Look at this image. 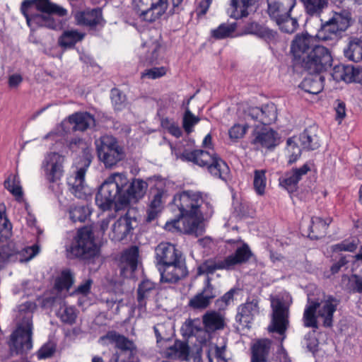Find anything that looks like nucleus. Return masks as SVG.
<instances>
[{
  "mask_svg": "<svg viewBox=\"0 0 362 362\" xmlns=\"http://www.w3.org/2000/svg\"><path fill=\"white\" fill-rule=\"evenodd\" d=\"M173 202L179 214L175 218L166 223L165 228L185 234L199 235L202 232L201 224L204 216H211L213 212L211 208L209 211H204V206L209 207V204L204 200L202 193L185 190L176 194Z\"/></svg>",
  "mask_w": 362,
  "mask_h": 362,
  "instance_id": "obj_1",
  "label": "nucleus"
},
{
  "mask_svg": "<svg viewBox=\"0 0 362 362\" xmlns=\"http://www.w3.org/2000/svg\"><path fill=\"white\" fill-rule=\"evenodd\" d=\"M21 12L32 30L40 27L55 29L57 23L50 15L63 17L67 14L66 9L49 0H24L21 3Z\"/></svg>",
  "mask_w": 362,
  "mask_h": 362,
  "instance_id": "obj_2",
  "label": "nucleus"
},
{
  "mask_svg": "<svg viewBox=\"0 0 362 362\" xmlns=\"http://www.w3.org/2000/svg\"><path fill=\"white\" fill-rule=\"evenodd\" d=\"M267 13L282 32L294 33L298 27V18L294 15L296 0H267Z\"/></svg>",
  "mask_w": 362,
  "mask_h": 362,
  "instance_id": "obj_3",
  "label": "nucleus"
},
{
  "mask_svg": "<svg viewBox=\"0 0 362 362\" xmlns=\"http://www.w3.org/2000/svg\"><path fill=\"white\" fill-rule=\"evenodd\" d=\"M182 157L187 162H192L200 167H206L214 177L226 181L229 177L230 169L227 163L212 150L195 149L187 152Z\"/></svg>",
  "mask_w": 362,
  "mask_h": 362,
  "instance_id": "obj_4",
  "label": "nucleus"
},
{
  "mask_svg": "<svg viewBox=\"0 0 362 362\" xmlns=\"http://www.w3.org/2000/svg\"><path fill=\"white\" fill-rule=\"evenodd\" d=\"M127 177L121 173H114L107 178L100 185L96 195L95 204L103 211L111 209L115 199L120 198L124 194V188L127 185Z\"/></svg>",
  "mask_w": 362,
  "mask_h": 362,
  "instance_id": "obj_5",
  "label": "nucleus"
},
{
  "mask_svg": "<svg viewBox=\"0 0 362 362\" xmlns=\"http://www.w3.org/2000/svg\"><path fill=\"white\" fill-rule=\"evenodd\" d=\"M98 156L106 168H112L125 158V151L117 139L103 135L95 141Z\"/></svg>",
  "mask_w": 362,
  "mask_h": 362,
  "instance_id": "obj_6",
  "label": "nucleus"
},
{
  "mask_svg": "<svg viewBox=\"0 0 362 362\" xmlns=\"http://www.w3.org/2000/svg\"><path fill=\"white\" fill-rule=\"evenodd\" d=\"M352 23L351 14L349 11L335 12L329 21L322 25L316 36L323 41L337 38L351 26Z\"/></svg>",
  "mask_w": 362,
  "mask_h": 362,
  "instance_id": "obj_7",
  "label": "nucleus"
},
{
  "mask_svg": "<svg viewBox=\"0 0 362 362\" xmlns=\"http://www.w3.org/2000/svg\"><path fill=\"white\" fill-rule=\"evenodd\" d=\"M70 252L74 256L85 260L94 258L98 255V250L90 227L85 226L78 230Z\"/></svg>",
  "mask_w": 362,
  "mask_h": 362,
  "instance_id": "obj_8",
  "label": "nucleus"
},
{
  "mask_svg": "<svg viewBox=\"0 0 362 362\" xmlns=\"http://www.w3.org/2000/svg\"><path fill=\"white\" fill-rule=\"evenodd\" d=\"M332 58L328 49L323 46H315L302 57L301 66L308 74H322L331 67Z\"/></svg>",
  "mask_w": 362,
  "mask_h": 362,
  "instance_id": "obj_9",
  "label": "nucleus"
},
{
  "mask_svg": "<svg viewBox=\"0 0 362 362\" xmlns=\"http://www.w3.org/2000/svg\"><path fill=\"white\" fill-rule=\"evenodd\" d=\"M168 0H132L134 10L141 21L153 23L160 18L166 11Z\"/></svg>",
  "mask_w": 362,
  "mask_h": 362,
  "instance_id": "obj_10",
  "label": "nucleus"
},
{
  "mask_svg": "<svg viewBox=\"0 0 362 362\" xmlns=\"http://www.w3.org/2000/svg\"><path fill=\"white\" fill-rule=\"evenodd\" d=\"M289 307L288 303L280 298L272 301V317L268 330L282 336V341L286 337L285 332L289 325Z\"/></svg>",
  "mask_w": 362,
  "mask_h": 362,
  "instance_id": "obj_11",
  "label": "nucleus"
},
{
  "mask_svg": "<svg viewBox=\"0 0 362 362\" xmlns=\"http://www.w3.org/2000/svg\"><path fill=\"white\" fill-rule=\"evenodd\" d=\"M136 214L134 209H129L124 215L114 222L109 233L111 240L120 242L132 235L138 224Z\"/></svg>",
  "mask_w": 362,
  "mask_h": 362,
  "instance_id": "obj_12",
  "label": "nucleus"
},
{
  "mask_svg": "<svg viewBox=\"0 0 362 362\" xmlns=\"http://www.w3.org/2000/svg\"><path fill=\"white\" fill-rule=\"evenodd\" d=\"M33 324L30 317H27V325L19 324L16 329L11 334L10 348L16 354L27 353L33 348Z\"/></svg>",
  "mask_w": 362,
  "mask_h": 362,
  "instance_id": "obj_13",
  "label": "nucleus"
},
{
  "mask_svg": "<svg viewBox=\"0 0 362 362\" xmlns=\"http://www.w3.org/2000/svg\"><path fill=\"white\" fill-rule=\"evenodd\" d=\"M64 157L56 152L47 153L42 163V170L49 183L58 182L64 173Z\"/></svg>",
  "mask_w": 362,
  "mask_h": 362,
  "instance_id": "obj_14",
  "label": "nucleus"
},
{
  "mask_svg": "<svg viewBox=\"0 0 362 362\" xmlns=\"http://www.w3.org/2000/svg\"><path fill=\"white\" fill-rule=\"evenodd\" d=\"M259 300L257 298H248L245 303L238 307L235 316L236 322L240 325L248 327L254 317L259 313Z\"/></svg>",
  "mask_w": 362,
  "mask_h": 362,
  "instance_id": "obj_15",
  "label": "nucleus"
},
{
  "mask_svg": "<svg viewBox=\"0 0 362 362\" xmlns=\"http://www.w3.org/2000/svg\"><path fill=\"white\" fill-rule=\"evenodd\" d=\"M155 253L158 264L162 267L177 262L178 260L183 259L182 252L174 245L169 243H160L156 247Z\"/></svg>",
  "mask_w": 362,
  "mask_h": 362,
  "instance_id": "obj_16",
  "label": "nucleus"
},
{
  "mask_svg": "<svg viewBox=\"0 0 362 362\" xmlns=\"http://www.w3.org/2000/svg\"><path fill=\"white\" fill-rule=\"evenodd\" d=\"M247 117L264 125H269L277 118L276 107L273 103L267 104L262 107H250L247 110Z\"/></svg>",
  "mask_w": 362,
  "mask_h": 362,
  "instance_id": "obj_17",
  "label": "nucleus"
},
{
  "mask_svg": "<svg viewBox=\"0 0 362 362\" xmlns=\"http://www.w3.org/2000/svg\"><path fill=\"white\" fill-rule=\"evenodd\" d=\"M160 272L161 281L166 283H176L187 275V270L183 259L177 262L163 266Z\"/></svg>",
  "mask_w": 362,
  "mask_h": 362,
  "instance_id": "obj_18",
  "label": "nucleus"
},
{
  "mask_svg": "<svg viewBox=\"0 0 362 362\" xmlns=\"http://www.w3.org/2000/svg\"><path fill=\"white\" fill-rule=\"evenodd\" d=\"M139 249L136 246L125 250L121 256L119 264L120 275L129 277L136 271L138 264Z\"/></svg>",
  "mask_w": 362,
  "mask_h": 362,
  "instance_id": "obj_19",
  "label": "nucleus"
},
{
  "mask_svg": "<svg viewBox=\"0 0 362 362\" xmlns=\"http://www.w3.org/2000/svg\"><path fill=\"white\" fill-rule=\"evenodd\" d=\"M148 187L146 182L141 179H134L131 184L124 189V194L120 198V204L127 205L132 200L137 201L146 194Z\"/></svg>",
  "mask_w": 362,
  "mask_h": 362,
  "instance_id": "obj_20",
  "label": "nucleus"
},
{
  "mask_svg": "<svg viewBox=\"0 0 362 362\" xmlns=\"http://www.w3.org/2000/svg\"><path fill=\"white\" fill-rule=\"evenodd\" d=\"M86 171L85 168H81L67 180L70 192L78 199H86L89 194L88 188L84 182Z\"/></svg>",
  "mask_w": 362,
  "mask_h": 362,
  "instance_id": "obj_21",
  "label": "nucleus"
},
{
  "mask_svg": "<svg viewBox=\"0 0 362 362\" xmlns=\"http://www.w3.org/2000/svg\"><path fill=\"white\" fill-rule=\"evenodd\" d=\"M310 170V167L308 163H305L300 168H293L287 172L284 176L279 179L280 185L286 188L288 192H293L297 189L298 184L301 180L303 175H306Z\"/></svg>",
  "mask_w": 362,
  "mask_h": 362,
  "instance_id": "obj_22",
  "label": "nucleus"
},
{
  "mask_svg": "<svg viewBox=\"0 0 362 362\" xmlns=\"http://www.w3.org/2000/svg\"><path fill=\"white\" fill-rule=\"evenodd\" d=\"M253 136L251 143L257 149L262 148L270 149L277 145L278 134L271 129L255 132Z\"/></svg>",
  "mask_w": 362,
  "mask_h": 362,
  "instance_id": "obj_23",
  "label": "nucleus"
},
{
  "mask_svg": "<svg viewBox=\"0 0 362 362\" xmlns=\"http://www.w3.org/2000/svg\"><path fill=\"white\" fill-rule=\"evenodd\" d=\"M167 197V192L163 189H157L156 193L146 208V216L145 221L151 223L156 220L163 209L164 199Z\"/></svg>",
  "mask_w": 362,
  "mask_h": 362,
  "instance_id": "obj_24",
  "label": "nucleus"
},
{
  "mask_svg": "<svg viewBox=\"0 0 362 362\" xmlns=\"http://www.w3.org/2000/svg\"><path fill=\"white\" fill-rule=\"evenodd\" d=\"M339 300L336 298L329 296L319 306L317 316L323 319V325L327 327L332 326L333 315L337 310Z\"/></svg>",
  "mask_w": 362,
  "mask_h": 362,
  "instance_id": "obj_25",
  "label": "nucleus"
},
{
  "mask_svg": "<svg viewBox=\"0 0 362 362\" xmlns=\"http://www.w3.org/2000/svg\"><path fill=\"white\" fill-rule=\"evenodd\" d=\"M332 76L334 80L346 83L358 82L362 83V70L356 69L349 66H336Z\"/></svg>",
  "mask_w": 362,
  "mask_h": 362,
  "instance_id": "obj_26",
  "label": "nucleus"
},
{
  "mask_svg": "<svg viewBox=\"0 0 362 362\" xmlns=\"http://www.w3.org/2000/svg\"><path fill=\"white\" fill-rule=\"evenodd\" d=\"M158 294V287L156 283L148 279H144L137 288V301L140 308H145L148 300L153 298Z\"/></svg>",
  "mask_w": 362,
  "mask_h": 362,
  "instance_id": "obj_27",
  "label": "nucleus"
},
{
  "mask_svg": "<svg viewBox=\"0 0 362 362\" xmlns=\"http://www.w3.org/2000/svg\"><path fill=\"white\" fill-rule=\"evenodd\" d=\"M313 37L306 34L297 35L292 42L291 50L296 57H302L303 54H308L314 45Z\"/></svg>",
  "mask_w": 362,
  "mask_h": 362,
  "instance_id": "obj_28",
  "label": "nucleus"
},
{
  "mask_svg": "<svg viewBox=\"0 0 362 362\" xmlns=\"http://www.w3.org/2000/svg\"><path fill=\"white\" fill-rule=\"evenodd\" d=\"M68 120L69 123L74 124L73 129L74 131L83 132L95 124L94 117L87 112H76L70 115Z\"/></svg>",
  "mask_w": 362,
  "mask_h": 362,
  "instance_id": "obj_29",
  "label": "nucleus"
},
{
  "mask_svg": "<svg viewBox=\"0 0 362 362\" xmlns=\"http://www.w3.org/2000/svg\"><path fill=\"white\" fill-rule=\"evenodd\" d=\"M300 84V87L310 94H318L324 88L325 76L322 74H308Z\"/></svg>",
  "mask_w": 362,
  "mask_h": 362,
  "instance_id": "obj_30",
  "label": "nucleus"
},
{
  "mask_svg": "<svg viewBox=\"0 0 362 362\" xmlns=\"http://www.w3.org/2000/svg\"><path fill=\"white\" fill-rule=\"evenodd\" d=\"M204 330L212 333L223 329L225 327L224 317L216 311H208L202 317Z\"/></svg>",
  "mask_w": 362,
  "mask_h": 362,
  "instance_id": "obj_31",
  "label": "nucleus"
},
{
  "mask_svg": "<svg viewBox=\"0 0 362 362\" xmlns=\"http://www.w3.org/2000/svg\"><path fill=\"white\" fill-rule=\"evenodd\" d=\"M253 255L249 245L243 243L242 246L238 247L234 254L226 257V260L230 270L233 269L235 266L242 264L249 261Z\"/></svg>",
  "mask_w": 362,
  "mask_h": 362,
  "instance_id": "obj_32",
  "label": "nucleus"
},
{
  "mask_svg": "<svg viewBox=\"0 0 362 362\" xmlns=\"http://www.w3.org/2000/svg\"><path fill=\"white\" fill-rule=\"evenodd\" d=\"M272 341L267 339L257 341L252 346L251 362H266Z\"/></svg>",
  "mask_w": 362,
  "mask_h": 362,
  "instance_id": "obj_33",
  "label": "nucleus"
},
{
  "mask_svg": "<svg viewBox=\"0 0 362 362\" xmlns=\"http://www.w3.org/2000/svg\"><path fill=\"white\" fill-rule=\"evenodd\" d=\"M15 262H23L30 260L40 252V247L35 244L32 246L23 247L11 243Z\"/></svg>",
  "mask_w": 362,
  "mask_h": 362,
  "instance_id": "obj_34",
  "label": "nucleus"
},
{
  "mask_svg": "<svg viewBox=\"0 0 362 362\" xmlns=\"http://www.w3.org/2000/svg\"><path fill=\"white\" fill-rule=\"evenodd\" d=\"M245 34L256 35L266 41H272L275 39L276 32L264 27L256 22L247 23L244 28Z\"/></svg>",
  "mask_w": 362,
  "mask_h": 362,
  "instance_id": "obj_35",
  "label": "nucleus"
},
{
  "mask_svg": "<svg viewBox=\"0 0 362 362\" xmlns=\"http://www.w3.org/2000/svg\"><path fill=\"white\" fill-rule=\"evenodd\" d=\"M332 222L331 218L322 219L318 216H314L311 218V224L310 226V233L308 236L311 239H319L324 237L327 233V230Z\"/></svg>",
  "mask_w": 362,
  "mask_h": 362,
  "instance_id": "obj_36",
  "label": "nucleus"
},
{
  "mask_svg": "<svg viewBox=\"0 0 362 362\" xmlns=\"http://www.w3.org/2000/svg\"><path fill=\"white\" fill-rule=\"evenodd\" d=\"M255 0H231L228 13L230 17L235 19H240L248 15L247 9L252 6Z\"/></svg>",
  "mask_w": 362,
  "mask_h": 362,
  "instance_id": "obj_37",
  "label": "nucleus"
},
{
  "mask_svg": "<svg viewBox=\"0 0 362 362\" xmlns=\"http://www.w3.org/2000/svg\"><path fill=\"white\" fill-rule=\"evenodd\" d=\"M300 144L304 149L313 151L319 148V137L316 134V128L310 127L305 129L299 136Z\"/></svg>",
  "mask_w": 362,
  "mask_h": 362,
  "instance_id": "obj_38",
  "label": "nucleus"
},
{
  "mask_svg": "<svg viewBox=\"0 0 362 362\" xmlns=\"http://www.w3.org/2000/svg\"><path fill=\"white\" fill-rule=\"evenodd\" d=\"M226 269L230 270L226 258L221 259H209L204 261L198 267L199 274H213L216 270Z\"/></svg>",
  "mask_w": 362,
  "mask_h": 362,
  "instance_id": "obj_39",
  "label": "nucleus"
},
{
  "mask_svg": "<svg viewBox=\"0 0 362 362\" xmlns=\"http://www.w3.org/2000/svg\"><path fill=\"white\" fill-rule=\"evenodd\" d=\"M189 354V348L187 343L176 340L175 343L166 349L165 356L168 358L186 359Z\"/></svg>",
  "mask_w": 362,
  "mask_h": 362,
  "instance_id": "obj_40",
  "label": "nucleus"
},
{
  "mask_svg": "<svg viewBox=\"0 0 362 362\" xmlns=\"http://www.w3.org/2000/svg\"><path fill=\"white\" fill-rule=\"evenodd\" d=\"M308 302L310 304L306 305L303 316V325L305 327L313 328L314 329H317L318 328V323L316 316L317 309L320 306V303L317 301H310L308 299Z\"/></svg>",
  "mask_w": 362,
  "mask_h": 362,
  "instance_id": "obj_41",
  "label": "nucleus"
},
{
  "mask_svg": "<svg viewBox=\"0 0 362 362\" xmlns=\"http://www.w3.org/2000/svg\"><path fill=\"white\" fill-rule=\"evenodd\" d=\"M105 338L111 343L115 344V347L121 351H132L135 349L134 344L132 341L115 331L109 332L106 334Z\"/></svg>",
  "mask_w": 362,
  "mask_h": 362,
  "instance_id": "obj_42",
  "label": "nucleus"
},
{
  "mask_svg": "<svg viewBox=\"0 0 362 362\" xmlns=\"http://www.w3.org/2000/svg\"><path fill=\"white\" fill-rule=\"evenodd\" d=\"M78 24L88 26H95L102 21V11L99 8L93 9L90 11L81 12L76 15Z\"/></svg>",
  "mask_w": 362,
  "mask_h": 362,
  "instance_id": "obj_43",
  "label": "nucleus"
},
{
  "mask_svg": "<svg viewBox=\"0 0 362 362\" xmlns=\"http://www.w3.org/2000/svg\"><path fill=\"white\" fill-rule=\"evenodd\" d=\"M4 187L16 197V199L18 202L21 201L23 199V192L20 185V179L18 175H10L4 181Z\"/></svg>",
  "mask_w": 362,
  "mask_h": 362,
  "instance_id": "obj_44",
  "label": "nucleus"
},
{
  "mask_svg": "<svg viewBox=\"0 0 362 362\" xmlns=\"http://www.w3.org/2000/svg\"><path fill=\"white\" fill-rule=\"evenodd\" d=\"M344 55L349 60L355 62L362 61V40L351 41L348 47L344 49Z\"/></svg>",
  "mask_w": 362,
  "mask_h": 362,
  "instance_id": "obj_45",
  "label": "nucleus"
},
{
  "mask_svg": "<svg viewBox=\"0 0 362 362\" xmlns=\"http://www.w3.org/2000/svg\"><path fill=\"white\" fill-rule=\"evenodd\" d=\"M84 35L76 30H66L59 39V44L63 47H72L77 42L81 41Z\"/></svg>",
  "mask_w": 362,
  "mask_h": 362,
  "instance_id": "obj_46",
  "label": "nucleus"
},
{
  "mask_svg": "<svg viewBox=\"0 0 362 362\" xmlns=\"http://www.w3.org/2000/svg\"><path fill=\"white\" fill-rule=\"evenodd\" d=\"M74 282V273L70 269H64L62 272L61 275L56 279L54 287L59 291L63 290L69 291Z\"/></svg>",
  "mask_w": 362,
  "mask_h": 362,
  "instance_id": "obj_47",
  "label": "nucleus"
},
{
  "mask_svg": "<svg viewBox=\"0 0 362 362\" xmlns=\"http://www.w3.org/2000/svg\"><path fill=\"white\" fill-rule=\"evenodd\" d=\"M266 184V170H255L254 171L253 187L258 195H263L264 194Z\"/></svg>",
  "mask_w": 362,
  "mask_h": 362,
  "instance_id": "obj_48",
  "label": "nucleus"
},
{
  "mask_svg": "<svg viewBox=\"0 0 362 362\" xmlns=\"http://www.w3.org/2000/svg\"><path fill=\"white\" fill-rule=\"evenodd\" d=\"M181 331L184 337H190L195 336L200 332H202L203 329L200 327V322L199 319H189L185 321L184 325L182 326Z\"/></svg>",
  "mask_w": 362,
  "mask_h": 362,
  "instance_id": "obj_49",
  "label": "nucleus"
},
{
  "mask_svg": "<svg viewBox=\"0 0 362 362\" xmlns=\"http://www.w3.org/2000/svg\"><path fill=\"white\" fill-rule=\"evenodd\" d=\"M328 0H302L307 13L310 15L320 14L327 6Z\"/></svg>",
  "mask_w": 362,
  "mask_h": 362,
  "instance_id": "obj_50",
  "label": "nucleus"
},
{
  "mask_svg": "<svg viewBox=\"0 0 362 362\" xmlns=\"http://www.w3.org/2000/svg\"><path fill=\"white\" fill-rule=\"evenodd\" d=\"M90 214V211L85 206H74L69 211V216L73 222H84Z\"/></svg>",
  "mask_w": 362,
  "mask_h": 362,
  "instance_id": "obj_51",
  "label": "nucleus"
},
{
  "mask_svg": "<svg viewBox=\"0 0 362 362\" xmlns=\"http://www.w3.org/2000/svg\"><path fill=\"white\" fill-rule=\"evenodd\" d=\"M36 309V304L33 302L26 301L18 306L19 317L22 315V321L20 324L27 325V317H30V323L33 324V313Z\"/></svg>",
  "mask_w": 362,
  "mask_h": 362,
  "instance_id": "obj_52",
  "label": "nucleus"
},
{
  "mask_svg": "<svg viewBox=\"0 0 362 362\" xmlns=\"http://www.w3.org/2000/svg\"><path fill=\"white\" fill-rule=\"evenodd\" d=\"M200 121L199 117L192 113L189 107H187L183 115L182 127L187 134L193 131V127Z\"/></svg>",
  "mask_w": 362,
  "mask_h": 362,
  "instance_id": "obj_53",
  "label": "nucleus"
},
{
  "mask_svg": "<svg viewBox=\"0 0 362 362\" xmlns=\"http://www.w3.org/2000/svg\"><path fill=\"white\" fill-rule=\"evenodd\" d=\"M111 101L115 110H123L126 106V95L117 88L111 90Z\"/></svg>",
  "mask_w": 362,
  "mask_h": 362,
  "instance_id": "obj_54",
  "label": "nucleus"
},
{
  "mask_svg": "<svg viewBox=\"0 0 362 362\" xmlns=\"http://www.w3.org/2000/svg\"><path fill=\"white\" fill-rule=\"evenodd\" d=\"M287 151L289 153L288 164L292 165L300 157L302 151L293 139L290 138L287 140Z\"/></svg>",
  "mask_w": 362,
  "mask_h": 362,
  "instance_id": "obj_55",
  "label": "nucleus"
},
{
  "mask_svg": "<svg viewBox=\"0 0 362 362\" xmlns=\"http://www.w3.org/2000/svg\"><path fill=\"white\" fill-rule=\"evenodd\" d=\"M58 315L63 322L69 325L74 324L77 317V314L76 313L75 308L73 307L67 306L61 308L59 311Z\"/></svg>",
  "mask_w": 362,
  "mask_h": 362,
  "instance_id": "obj_56",
  "label": "nucleus"
},
{
  "mask_svg": "<svg viewBox=\"0 0 362 362\" xmlns=\"http://www.w3.org/2000/svg\"><path fill=\"white\" fill-rule=\"evenodd\" d=\"M11 243L0 247V268L8 262H15Z\"/></svg>",
  "mask_w": 362,
  "mask_h": 362,
  "instance_id": "obj_57",
  "label": "nucleus"
},
{
  "mask_svg": "<svg viewBox=\"0 0 362 362\" xmlns=\"http://www.w3.org/2000/svg\"><path fill=\"white\" fill-rule=\"evenodd\" d=\"M235 30V24L223 23L212 31V36L216 39H223L229 37Z\"/></svg>",
  "mask_w": 362,
  "mask_h": 362,
  "instance_id": "obj_58",
  "label": "nucleus"
},
{
  "mask_svg": "<svg viewBox=\"0 0 362 362\" xmlns=\"http://www.w3.org/2000/svg\"><path fill=\"white\" fill-rule=\"evenodd\" d=\"M210 303L207 297H204L202 294L198 293L189 300L188 305L194 310H204L206 308Z\"/></svg>",
  "mask_w": 362,
  "mask_h": 362,
  "instance_id": "obj_59",
  "label": "nucleus"
},
{
  "mask_svg": "<svg viewBox=\"0 0 362 362\" xmlns=\"http://www.w3.org/2000/svg\"><path fill=\"white\" fill-rule=\"evenodd\" d=\"M169 324L166 323H158L153 327L154 333L158 343L163 340L168 341L170 339L172 334L170 332L167 330V327H169Z\"/></svg>",
  "mask_w": 362,
  "mask_h": 362,
  "instance_id": "obj_60",
  "label": "nucleus"
},
{
  "mask_svg": "<svg viewBox=\"0 0 362 362\" xmlns=\"http://www.w3.org/2000/svg\"><path fill=\"white\" fill-rule=\"evenodd\" d=\"M166 69L163 66L153 67L149 69H146L141 74V78H148L149 79H156L165 75Z\"/></svg>",
  "mask_w": 362,
  "mask_h": 362,
  "instance_id": "obj_61",
  "label": "nucleus"
},
{
  "mask_svg": "<svg viewBox=\"0 0 362 362\" xmlns=\"http://www.w3.org/2000/svg\"><path fill=\"white\" fill-rule=\"evenodd\" d=\"M56 351V345L52 341L45 344L37 351V357L40 359L50 358Z\"/></svg>",
  "mask_w": 362,
  "mask_h": 362,
  "instance_id": "obj_62",
  "label": "nucleus"
},
{
  "mask_svg": "<svg viewBox=\"0 0 362 362\" xmlns=\"http://www.w3.org/2000/svg\"><path fill=\"white\" fill-rule=\"evenodd\" d=\"M247 125L234 124L228 132L231 139L237 140L243 137L247 130Z\"/></svg>",
  "mask_w": 362,
  "mask_h": 362,
  "instance_id": "obj_63",
  "label": "nucleus"
},
{
  "mask_svg": "<svg viewBox=\"0 0 362 362\" xmlns=\"http://www.w3.org/2000/svg\"><path fill=\"white\" fill-rule=\"evenodd\" d=\"M349 284L353 292L362 293V276L356 274L351 275Z\"/></svg>",
  "mask_w": 362,
  "mask_h": 362,
  "instance_id": "obj_64",
  "label": "nucleus"
}]
</instances>
